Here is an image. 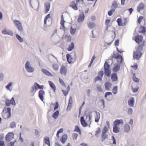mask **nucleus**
I'll use <instances>...</instances> for the list:
<instances>
[{
    "instance_id": "13d9d810",
    "label": "nucleus",
    "mask_w": 146,
    "mask_h": 146,
    "mask_svg": "<svg viewBox=\"0 0 146 146\" xmlns=\"http://www.w3.org/2000/svg\"><path fill=\"white\" fill-rule=\"evenodd\" d=\"M143 18L142 16H141L139 17L137 20V22L139 24H140Z\"/></svg>"
},
{
    "instance_id": "4c0bfd02",
    "label": "nucleus",
    "mask_w": 146,
    "mask_h": 146,
    "mask_svg": "<svg viewBox=\"0 0 146 146\" xmlns=\"http://www.w3.org/2000/svg\"><path fill=\"white\" fill-rule=\"evenodd\" d=\"M118 7V5L117 2L115 1H114L112 3L111 6V9H114L115 10L116 8Z\"/></svg>"
},
{
    "instance_id": "6e6d98bb",
    "label": "nucleus",
    "mask_w": 146,
    "mask_h": 146,
    "mask_svg": "<svg viewBox=\"0 0 146 146\" xmlns=\"http://www.w3.org/2000/svg\"><path fill=\"white\" fill-rule=\"evenodd\" d=\"M35 134L36 136L38 137H39L40 136V133L39 131L37 129H35Z\"/></svg>"
},
{
    "instance_id": "338daca9",
    "label": "nucleus",
    "mask_w": 146,
    "mask_h": 146,
    "mask_svg": "<svg viewBox=\"0 0 146 146\" xmlns=\"http://www.w3.org/2000/svg\"><path fill=\"white\" fill-rule=\"evenodd\" d=\"M111 139L113 141V145H115L116 143L115 139L114 138V137L113 136H112Z\"/></svg>"
},
{
    "instance_id": "ddd939ff",
    "label": "nucleus",
    "mask_w": 146,
    "mask_h": 146,
    "mask_svg": "<svg viewBox=\"0 0 146 146\" xmlns=\"http://www.w3.org/2000/svg\"><path fill=\"white\" fill-rule=\"evenodd\" d=\"M104 72L102 71H100L98 74V76L95 78L96 81L98 80L101 81L104 75Z\"/></svg>"
},
{
    "instance_id": "7c9ffc66",
    "label": "nucleus",
    "mask_w": 146,
    "mask_h": 146,
    "mask_svg": "<svg viewBox=\"0 0 146 146\" xmlns=\"http://www.w3.org/2000/svg\"><path fill=\"white\" fill-rule=\"evenodd\" d=\"M44 139L45 143L49 146H50V140L49 137H45L44 138Z\"/></svg>"
},
{
    "instance_id": "0e129e2a",
    "label": "nucleus",
    "mask_w": 146,
    "mask_h": 146,
    "mask_svg": "<svg viewBox=\"0 0 146 146\" xmlns=\"http://www.w3.org/2000/svg\"><path fill=\"white\" fill-rule=\"evenodd\" d=\"M110 95H112V93L111 92H107L105 93V97H107V96H109Z\"/></svg>"
},
{
    "instance_id": "58836bf2",
    "label": "nucleus",
    "mask_w": 146,
    "mask_h": 146,
    "mask_svg": "<svg viewBox=\"0 0 146 146\" xmlns=\"http://www.w3.org/2000/svg\"><path fill=\"white\" fill-rule=\"evenodd\" d=\"M16 123L15 121H13L11 122L9 127L12 128H13L16 127Z\"/></svg>"
},
{
    "instance_id": "4be33fe9",
    "label": "nucleus",
    "mask_w": 146,
    "mask_h": 146,
    "mask_svg": "<svg viewBox=\"0 0 146 146\" xmlns=\"http://www.w3.org/2000/svg\"><path fill=\"white\" fill-rule=\"evenodd\" d=\"M45 5L46 8V9L45 11V13L46 14L47 13L49 10L50 5L49 3L47 2L45 4Z\"/></svg>"
},
{
    "instance_id": "dca6fc26",
    "label": "nucleus",
    "mask_w": 146,
    "mask_h": 146,
    "mask_svg": "<svg viewBox=\"0 0 146 146\" xmlns=\"http://www.w3.org/2000/svg\"><path fill=\"white\" fill-rule=\"evenodd\" d=\"M136 49L138 52H141L143 50V47L144 46V42H142V44H139Z\"/></svg>"
},
{
    "instance_id": "393cba45",
    "label": "nucleus",
    "mask_w": 146,
    "mask_h": 146,
    "mask_svg": "<svg viewBox=\"0 0 146 146\" xmlns=\"http://www.w3.org/2000/svg\"><path fill=\"white\" fill-rule=\"evenodd\" d=\"M67 135L66 134H64L62 136L60 141L63 144L65 142L67 139Z\"/></svg>"
},
{
    "instance_id": "2eb2a0df",
    "label": "nucleus",
    "mask_w": 146,
    "mask_h": 146,
    "mask_svg": "<svg viewBox=\"0 0 146 146\" xmlns=\"http://www.w3.org/2000/svg\"><path fill=\"white\" fill-rule=\"evenodd\" d=\"M123 121L122 119H121L115 120L113 122L114 125L119 126L120 125H123Z\"/></svg>"
},
{
    "instance_id": "9d476101",
    "label": "nucleus",
    "mask_w": 146,
    "mask_h": 146,
    "mask_svg": "<svg viewBox=\"0 0 146 146\" xmlns=\"http://www.w3.org/2000/svg\"><path fill=\"white\" fill-rule=\"evenodd\" d=\"M135 99L133 97L130 98L128 100V104L130 107H133L134 105Z\"/></svg>"
},
{
    "instance_id": "412c9836",
    "label": "nucleus",
    "mask_w": 146,
    "mask_h": 146,
    "mask_svg": "<svg viewBox=\"0 0 146 146\" xmlns=\"http://www.w3.org/2000/svg\"><path fill=\"white\" fill-rule=\"evenodd\" d=\"M84 18V15L83 13L82 14H80L79 16L78 19V21L79 22H81L82 21Z\"/></svg>"
},
{
    "instance_id": "f3484780",
    "label": "nucleus",
    "mask_w": 146,
    "mask_h": 146,
    "mask_svg": "<svg viewBox=\"0 0 146 146\" xmlns=\"http://www.w3.org/2000/svg\"><path fill=\"white\" fill-rule=\"evenodd\" d=\"M45 93L43 90H40L39 91V97L40 100L42 101H43V97L45 95Z\"/></svg>"
},
{
    "instance_id": "37998d69",
    "label": "nucleus",
    "mask_w": 146,
    "mask_h": 146,
    "mask_svg": "<svg viewBox=\"0 0 146 146\" xmlns=\"http://www.w3.org/2000/svg\"><path fill=\"white\" fill-rule=\"evenodd\" d=\"M50 18V15L49 14H48L45 17L44 20V24L45 25L46 23L47 20L48 18Z\"/></svg>"
},
{
    "instance_id": "f704fd0d",
    "label": "nucleus",
    "mask_w": 146,
    "mask_h": 146,
    "mask_svg": "<svg viewBox=\"0 0 146 146\" xmlns=\"http://www.w3.org/2000/svg\"><path fill=\"white\" fill-rule=\"evenodd\" d=\"M88 25L89 28L92 29L95 26V24L93 22H90L88 23Z\"/></svg>"
},
{
    "instance_id": "a18cd8bd",
    "label": "nucleus",
    "mask_w": 146,
    "mask_h": 146,
    "mask_svg": "<svg viewBox=\"0 0 146 146\" xmlns=\"http://www.w3.org/2000/svg\"><path fill=\"white\" fill-rule=\"evenodd\" d=\"M117 22L118 24V25L119 26L123 25L122 20L121 18H118L117 20Z\"/></svg>"
},
{
    "instance_id": "c85d7f7f",
    "label": "nucleus",
    "mask_w": 146,
    "mask_h": 146,
    "mask_svg": "<svg viewBox=\"0 0 146 146\" xmlns=\"http://www.w3.org/2000/svg\"><path fill=\"white\" fill-rule=\"evenodd\" d=\"M120 128L117 126L114 125L113 127V131L115 133H117L119 132Z\"/></svg>"
},
{
    "instance_id": "f03ea898",
    "label": "nucleus",
    "mask_w": 146,
    "mask_h": 146,
    "mask_svg": "<svg viewBox=\"0 0 146 146\" xmlns=\"http://www.w3.org/2000/svg\"><path fill=\"white\" fill-rule=\"evenodd\" d=\"M11 108L10 107L5 108L3 110L2 114L4 118L7 119L11 117Z\"/></svg>"
},
{
    "instance_id": "4468645a",
    "label": "nucleus",
    "mask_w": 146,
    "mask_h": 146,
    "mask_svg": "<svg viewBox=\"0 0 146 146\" xmlns=\"http://www.w3.org/2000/svg\"><path fill=\"white\" fill-rule=\"evenodd\" d=\"M73 103V100L72 97L70 96L69 99L67 109V110L69 111L71 108L72 106Z\"/></svg>"
},
{
    "instance_id": "bb28decb",
    "label": "nucleus",
    "mask_w": 146,
    "mask_h": 146,
    "mask_svg": "<svg viewBox=\"0 0 146 146\" xmlns=\"http://www.w3.org/2000/svg\"><path fill=\"white\" fill-rule=\"evenodd\" d=\"M65 21L64 20L63 16V15L61 16V21H60V24L62 28L63 29L65 28V27L64 25V23Z\"/></svg>"
},
{
    "instance_id": "473e14b6",
    "label": "nucleus",
    "mask_w": 146,
    "mask_h": 146,
    "mask_svg": "<svg viewBox=\"0 0 146 146\" xmlns=\"http://www.w3.org/2000/svg\"><path fill=\"white\" fill-rule=\"evenodd\" d=\"M59 113V111L58 110H56L55 112L52 115V116L55 119L57 118Z\"/></svg>"
},
{
    "instance_id": "6e6552de",
    "label": "nucleus",
    "mask_w": 146,
    "mask_h": 146,
    "mask_svg": "<svg viewBox=\"0 0 146 146\" xmlns=\"http://www.w3.org/2000/svg\"><path fill=\"white\" fill-rule=\"evenodd\" d=\"M142 54L141 52H138L137 51L133 53V58L135 59L138 60L140 58Z\"/></svg>"
},
{
    "instance_id": "3c124183",
    "label": "nucleus",
    "mask_w": 146,
    "mask_h": 146,
    "mask_svg": "<svg viewBox=\"0 0 146 146\" xmlns=\"http://www.w3.org/2000/svg\"><path fill=\"white\" fill-rule=\"evenodd\" d=\"M97 88L98 90L100 92H102V89L101 87L99 85L97 84L96 85Z\"/></svg>"
},
{
    "instance_id": "2f4dec72",
    "label": "nucleus",
    "mask_w": 146,
    "mask_h": 146,
    "mask_svg": "<svg viewBox=\"0 0 146 146\" xmlns=\"http://www.w3.org/2000/svg\"><path fill=\"white\" fill-rule=\"evenodd\" d=\"M37 88L36 87V86L34 85V86H33L31 87V92L33 94V96L34 95V94L36 92V91L37 90Z\"/></svg>"
},
{
    "instance_id": "052dcab7",
    "label": "nucleus",
    "mask_w": 146,
    "mask_h": 146,
    "mask_svg": "<svg viewBox=\"0 0 146 146\" xmlns=\"http://www.w3.org/2000/svg\"><path fill=\"white\" fill-rule=\"evenodd\" d=\"M140 29L142 30L141 31V33H145V32L146 29L144 27H141L140 28Z\"/></svg>"
},
{
    "instance_id": "1a4fd4ad",
    "label": "nucleus",
    "mask_w": 146,
    "mask_h": 146,
    "mask_svg": "<svg viewBox=\"0 0 146 146\" xmlns=\"http://www.w3.org/2000/svg\"><path fill=\"white\" fill-rule=\"evenodd\" d=\"M145 7V5L143 2H141L137 6V11L138 12L143 10Z\"/></svg>"
},
{
    "instance_id": "bf43d9fd",
    "label": "nucleus",
    "mask_w": 146,
    "mask_h": 146,
    "mask_svg": "<svg viewBox=\"0 0 146 146\" xmlns=\"http://www.w3.org/2000/svg\"><path fill=\"white\" fill-rule=\"evenodd\" d=\"M78 136V134L76 133H73L72 134V138L74 140L76 139L77 138Z\"/></svg>"
},
{
    "instance_id": "423d86ee",
    "label": "nucleus",
    "mask_w": 146,
    "mask_h": 146,
    "mask_svg": "<svg viewBox=\"0 0 146 146\" xmlns=\"http://www.w3.org/2000/svg\"><path fill=\"white\" fill-rule=\"evenodd\" d=\"M26 70L29 72H32L34 71V69L31 64H25Z\"/></svg>"
},
{
    "instance_id": "de8ad7c7",
    "label": "nucleus",
    "mask_w": 146,
    "mask_h": 146,
    "mask_svg": "<svg viewBox=\"0 0 146 146\" xmlns=\"http://www.w3.org/2000/svg\"><path fill=\"white\" fill-rule=\"evenodd\" d=\"M52 67L55 70H58L59 68V67L58 64H53L52 65Z\"/></svg>"
},
{
    "instance_id": "cd10ccee",
    "label": "nucleus",
    "mask_w": 146,
    "mask_h": 146,
    "mask_svg": "<svg viewBox=\"0 0 146 146\" xmlns=\"http://www.w3.org/2000/svg\"><path fill=\"white\" fill-rule=\"evenodd\" d=\"M111 79L113 81H116L117 80V77L116 73H113L111 74Z\"/></svg>"
},
{
    "instance_id": "a878e982",
    "label": "nucleus",
    "mask_w": 146,
    "mask_h": 146,
    "mask_svg": "<svg viewBox=\"0 0 146 146\" xmlns=\"http://www.w3.org/2000/svg\"><path fill=\"white\" fill-rule=\"evenodd\" d=\"M66 57L68 63H71L73 59L71 57V55L69 54H68L66 55Z\"/></svg>"
},
{
    "instance_id": "864d4df0",
    "label": "nucleus",
    "mask_w": 146,
    "mask_h": 146,
    "mask_svg": "<svg viewBox=\"0 0 146 146\" xmlns=\"http://www.w3.org/2000/svg\"><path fill=\"white\" fill-rule=\"evenodd\" d=\"M133 80L136 82H139V80L138 79V78L136 77L135 76V74L133 75Z\"/></svg>"
},
{
    "instance_id": "a19ab883",
    "label": "nucleus",
    "mask_w": 146,
    "mask_h": 146,
    "mask_svg": "<svg viewBox=\"0 0 146 146\" xmlns=\"http://www.w3.org/2000/svg\"><path fill=\"white\" fill-rule=\"evenodd\" d=\"M10 100V102H11V104L13 106H15L16 105V103L15 102V98L13 97L11 98V99Z\"/></svg>"
},
{
    "instance_id": "c9c22d12",
    "label": "nucleus",
    "mask_w": 146,
    "mask_h": 146,
    "mask_svg": "<svg viewBox=\"0 0 146 146\" xmlns=\"http://www.w3.org/2000/svg\"><path fill=\"white\" fill-rule=\"evenodd\" d=\"M120 64H116L114 68L113 69V71L114 72H117L120 69Z\"/></svg>"
},
{
    "instance_id": "aec40b11",
    "label": "nucleus",
    "mask_w": 146,
    "mask_h": 146,
    "mask_svg": "<svg viewBox=\"0 0 146 146\" xmlns=\"http://www.w3.org/2000/svg\"><path fill=\"white\" fill-rule=\"evenodd\" d=\"M130 128V127L128 124H125L124 126V131L125 133H128L129 131Z\"/></svg>"
},
{
    "instance_id": "72a5a7b5",
    "label": "nucleus",
    "mask_w": 146,
    "mask_h": 146,
    "mask_svg": "<svg viewBox=\"0 0 146 146\" xmlns=\"http://www.w3.org/2000/svg\"><path fill=\"white\" fill-rule=\"evenodd\" d=\"M48 82L50 86L54 90V92H55V90H56V87L54 84L51 81H49Z\"/></svg>"
},
{
    "instance_id": "f257e3e1",
    "label": "nucleus",
    "mask_w": 146,
    "mask_h": 146,
    "mask_svg": "<svg viewBox=\"0 0 146 146\" xmlns=\"http://www.w3.org/2000/svg\"><path fill=\"white\" fill-rule=\"evenodd\" d=\"M14 134L13 132L9 133L5 136V139L7 142H10L11 146H13L16 140L14 137Z\"/></svg>"
},
{
    "instance_id": "f8f14e48",
    "label": "nucleus",
    "mask_w": 146,
    "mask_h": 146,
    "mask_svg": "<svg viewBox=\"0 0 146 146\" xmlns=\"http://www.w3.org/2000/svg\"><path fill=\"white\" fill-rule=\"evenodd\" d=\"M115 58L116 59L117 64H121L123 63V60L121 55L119 54Z\"/></svg>"
},
{
    "instance_id": "e2e57ef3",
    "label": "nucleus",
    "mask_w": 146,
    "mask_h": 146,
    "mask_svg": "<svg viewBox=\"0 0 146 146\" xmlns=\"http://www.w3.org/2000/svg\"><path fill=\"white\" fill-rule=\"evenodd\" d=\"M58 106H59V103H58V102H57L56 103V104H55V106H54V110H56V109H57L58 108Z\"/></svg>"
},
{
    "instance_id": "603ef678",
    "label": "nucleus",
    "mask_w": 146,
    "mask_h": 146,
    "mask_svg": "<svg viewBox=\"0 0 146 146\" xmlns=\"http://www.w3.org/2000/svg\"><path fill=\"white\" fill-rule=\"evenodd\" d=\"M70 31L72 35H74L76 32V29H74L72 27H71L70 29Z\"/></svg>"
},
{
    "instance_id": "8fccbe9b",
    "label": "nucleus",
    "mask_w": 146,
    "mask_h": 146,
    "mask_svg": "<svg viewBox=\"0 0 146 146\" xmlns=\"http://www.w3.org/2000/svg\"><path fill=\"white\" fill-rule=\"evenodd\" d=\"M5 104L7 106H10L11 104L10 100L8 99H7L5 101Z\"/></svg>"
},
{
    "instance_id": "b1692460",
    "label": "nucleus",
    "mask_w": 146,
    "mask_h": 146,
    "mask_svg": "<svg viewBox=\"0 0 146 146\" xmlns=\"http://www.w3.org/2000/svg\"><path fill=\"white\" fill-rule=\"evenodd\" d=\"M105 88L107 90H109L111 87V84L110 82H107L105 83Z\"/></svg>"
},
{
    "instance_id": "ea45409f",
    "label": "nucleus",
    "mask_w": 146,
    "mask_h": 146,
    "mask_svg": "<svg viewBox=\"0 0 146 146\" xmlns=\"http://www.w3.org/2000/svg\"><path fill=\"white\" fill-rule=\"evenodd\" d=\"M34 84L37 89L38 88L40 89H42L44 87L43 86H40L36 82Z\"/></svg>"
},
{
    "instance_id": "c03bdc74",
    "label": "nucleus",
    "mask_w": 146,
    "mask_h": 146,
    "mask_svg": "<svg viewBox=\"0 0 146 146\" xmlns=\"http://www.w3.org/2000/svg\"><path fill=\"white\" fill-rule=\"evenodd\" d=\"M102 141H104L106 139L108 138V135L106 134H102Z\"/></svg>"
},
{
    "instance_id": "7ed1b4c3",
    "label": "nucleus",
    "mask_w": 146,
    "mask_h": 146,
    "mask_svg": "<svg viewBox=\"0 0 146 146\" xmlns=\"http://www.w3.org/2000/svg\"><path fill=\"white\" fill-rule=\"evenodd\" d=\"M110 65L109 64H104L105 75L109 77L110 76L111 71L110 69Z\"/></svg>"
},
{
    "instance_id": "5701e85b",
    "label": "nucleus",
    "mask_w": 146,
    "mask_h": 146,
    "mask_svg": "<svg viewBox=\"0 0 146 146\" xmlns=\"http://www.w3.org/2000/svg\"><path fill=\"white\" fill-rule=\"evenodd\" d=\"M100 117V114L99 112H97L96 115L95 117V121L96 123H98Z\"/></svg>"
},
{
    "instance_id": "774afa93",
    "label": "nucleus",
    "mask_w": 146,
    "mask_h": 146,
    "mask_svg": "<svg viewBox=\"0 0 146 146\" xmlns=\"http://www.w3.org/2000/svg\"><path fill=\"white\" fill-rule=\"evenodd\" d=\"M132 89L134 93L137 92L138 90L137 88H134L132 86Z\"/></svg>"
},
{
    "instance_id": "6ab92c4d",
    "label": "nucleus",
    "mask_w": 146,
    "mask_h": 146,
    "mask_svg": "<svg viewBox=\"0 0 146 146\" xmlns=\"http://www.w3.org/2000/svg\"><path fill=\"white\" fill-rule=\"evenodd\" d=\"M81 123L84 127H86L87 125V123L86 122L83 117L82 116L80 117Z\"/></svg>"
},
{
    "instance_id": "a211bd4d",
    "label": "nucleus",
    "mask_w": 146,
    "mask_h": 146,
    "mask_svg": "<svg viewBox=\"0 0 146 146\" xmlns=\"http://www.w3.org/2000/svg\"><path fill=\"white\" fill-rule=\"evenodd\" d=\"M42 71L46 75L49 76H52L53 75L51 73H50L48 70L44 69H42Z\"/></svg>"
},
{
    "instance_id": "09e8293b",
    "label": "nucleus",
    "mask_w": 146,
    "mask_h": 146,
    "mask_svg": "<svg viewBox=\"0 0 146 146\" xmlns=\"http://www.w3.org/2000/svg\"><path fill=\"white\" fill-rule=\"evenodd\" d=\"M117 86L113 87L112 90V92L113 94H116L117 93Z\"/></svg>"
},
{
    "instance_id": "e433bc0d",
    "label": "nucleus",
    "mask_w": 146,
    "mask_h": 146,
    "mask_svg": "<svg viewBox=\"0 0 146 146\" xmlns=\"http://www.w3.org/2000/svg\"><path fill=\"white\" fill-rule=\"evenodd\" d=\"M74 44L73 42H72L71 44L69 45V47L67 49L69 51H72L74 48Z\"/></svg>"
},
{
    "instance_id": "49530a36",
    "label": "nucleus",
    "mask_w": 146,
    "mask_h": 146,
    "mask_svg": "<svg viewBox=\"0 0 146 146\" xmlns=\"http://www.w3.org/2000/svg\"><path fill=\"white\" fill-rule=\"evenodd\" d=\"M16 38L19 40V41L22 42L23 41V39L20 37V36L18 34L16 35Z\"/></svg>"
},
{
    "instance_id": "680f3d73",
    "label": "nucleus",
    "mask_w": 146,
    "mask_h": 146,
    "mask_svg": "<svg viewBox=\"0 0 146 146\" xmlns=\"http://www.w3.org/2000/svg\"><path fill=\"white\" fill-rule=\"evenodd\" d=\"M31 146H39V143H35L34 142H32L31 144Z\"/></svg>"
},
{
    "instance_id": "20e7f679",
    "label": "nucleus",
    "mask_w": 146,
    "mask_h": 146,
    "mask_svg": "<svg viewBox=\"0 0 146 146\" xmlns=\"http://www.w3.org/2000/svg\"><path fill=\"white\" fill-rule=\"evenodd\" d=\"M17 29L20 32H21L23 31V28L21 23L19 21L17 20H14L13 21Z\"/></svg>"
},
{
    "instance_id": "5fc2aeb1",
    "label": "nucleus",
    "mask_w": 146,
    "mask_h": 146,
    "mask_svg": "<svg viewBox=\"0 0 146 146\" xmlns=\"http://www.w3.org/2000/svg\"><path fill=\"white\" fill-rule=\"evenodd\" d=\"M74 131H75L78 132L80 133V134L81 133V131L79 128L78 126H76L74 130Z\"/></svg>"
},
{
    "instance_id": "4d7b16f0",
    "label": "nucleus",
    "mask_w": 146,
    "mask_h": 146,
    "mask_svg": "<svg viewBox=\"0 0 146 146\" xmlns=\"http://www.w3.org/2000/svg\"><path fill=\"white\" fill-rule=\"evenodd\" d=\"M133 112V109L131 108H129L128 109L127 113L129 115H131Z\"/></svg>"
},
{
    "instance_id": "c756f323",
    "label": "nucleus",
    "mask_w": 146,
    "mask_h": 146,
    "mask_svg": "<svg viewBox=\"0 0 146 146\" xmlns=\"http://www.w3.org/2000/svg\"><path fill=\"white\" fill-rule=\"evenodd\" d=\"M110 20L109 19H107L105 21V24L106 25V30H108V27L110 26Z\"/></svg>"
},
{
    "instance_id": "79ce46f5",
    "label": "nucleus",
    "mask_w": 146,
    "mask_h": 146,
    "mask_svg": "<svg viewBox=\"0 0 146 146\" xmlns=\"http://www.w3.org/2000/svg\"><path fill=\"white\" fill-rule=\"evenodd\" d=\"M114 9H111L110 11L108 12V14L109 16H111L113 13L115 11Z\"/></svg>"
},
{
    "instance_id": "0eeeda50",
    "label": "nucleus",
    "mask_w": 146,
    "mask_h": 146,
    "mask_svg": "<svg viewBox=\"0 0 146 146\" xmlns=\"http://www.w3.org/2000/svg\"><path fill=\"white\" fill-rule=\"evenodd\" d=\"M67 71V68L64 65H62L60 69V73L62 74L66 75Z\"/></svg>"
},
{
    "instance_id": "39448f33",
    "label": "nucleus",
    "mask_w": 146,
    "mask_h": 146,
    "mask_svg": "<svg viewBox=\"0 0 146 146\" xmlns=\"http://www.w3.org/2000/svg\"><path fill=\"white\" fill-rule=\"evenodd\" d=\"M143 37L142 36L137 35L135 36V40L138 44H142V42H144L143 41Z\"/></svg>"
},
{
    "instance_id": "69168bd1",
    "label": "nucleus",
    "mask_w": 146,
    "mask_h": 146,
    "mask_svg": "<svg viewBox=\"0 0 146 146\" xmlns=\"http://www.w3.org/2000/svg\"><path fill=\"white\" fill-rule=\"evenodd\" d=\"M100 131L101 129L100 128V127H98L97 130L96 131V133L95 134V135L97 136V135L100 132Z\"/></svg>"
},
{
    "instance_id": "9b49d317",
    "label": "nucleus",
    "mask_w": 146,
    "mask_h": 146,
    "mask_svg": "<svg viewBox=\"0 0 146 146\" xmlns=\"http://www.w3.org/2000/svg\"><path fill=\"white\" fill-rule=\"evenodd\" d=\"M13 82H9L5 86L6 88L10 92H11L13 89Z\"/></svg>"
}]
</instances>
